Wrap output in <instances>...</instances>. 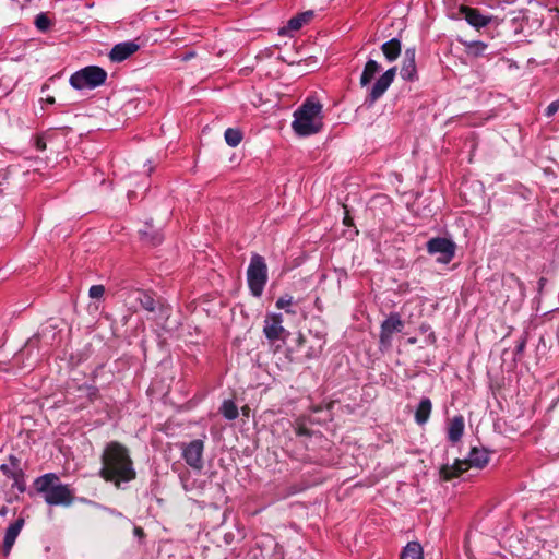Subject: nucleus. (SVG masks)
<instances>
[{"label":"nucleus","instance_id":"obj_23","mask_svg":"<svg viewBox=\"0 0 559 559\" xmlns=\"http://www.w3.org/2000/svg\"><path fill=\"white\" fill-rule=\"evenodd\" d=\"M313 17V11L302 12L288 21L287 27L292 31H298Z\"/></svg>","mask_w":559,"mask_h":559},{"label":"nucleus","instance_id":"obj_12","mask_svg":"<svg viewBox=\"0 0 559 559\" xmlns=\"http://www.w3.org/2000/svg\"><path fill=\"white\" fill-rule=\"evenodd\" d=\"M404 323L399 313H391L381 324L380 343L389 346L391 344L392 335L395 332H401Z\"/></svg>","mask_w":559,"mask_h":559},{"label":"nucleus","instance_id":"obj_15","mask_svg":"<svg viewBox=\"0 0 559 559\" xmlns=\"http://www.w3.org/2000/svg\"><path fill=\"white\" fill-rule=\"evenodd\" d=\"M459 41L464 46V50L469 57L478 58L486 55L488 45L484 41L464 39H459Z\"/></svg>","mask_w":559,"mask_h":559},{"label":"nucleus","instance_id":"obj_24","mask_svg":"<svg viewBox=\"0 0 559 559\" xmlns=\"http://www.w3.org/2000/svg\"><path fill=\"white\" fill-rule=\"evenodd\" d=\"M221 413L226 419L233 420L238 417V407L231 400H226L221 406Z\"/></svg>","mask_w":559,"mask_h":559},{"label":"nucleus","instance_id":"obj_26","mask_svg":"<svg viewBox=\"0 0 559 559\" xmlns=\"http://www.w3.org/2000/svg\"><path fill=\"white\" fill-rule=\"evenodd\" d=\"M224 138H225L226 143L229 146L236 147L240 144V142L242 140V134H241L240 130H238V129L228 128V129H226V131L224 133Z\"/></svg>","mask_w":559,"mask_h":559},{"label":"nucleus","instance_id":"obj_29","mask_svg":"<svg viewBox=\"0 0 559 559\" xmlns=\"http://www.w3.org/2000/svg\"><path fill=\"white\" fill-rule=\"evenodd\" d=\"M180 480H181V485L186 491H192L195 488V484H194V481L190 480L189 475H186V474L180 475Z\"/></svg>","mask_w":559,"mask_h":559},{"label":"nucleus","instance_id":"obj_2","mask_svg":"<svg viewBox=\"0 0 559 559\" xmlns=\"http://www.w3.org/2000/svg\"><path fill=\"white\" fill-rule=\"evenodd\" d=\"M36 491L41 495L45 502L50 506H69L73 502L74 491L70 485L61 483L55 473H47L34 481Z\"/></svg>","mask_w":559,"mask_h":559},{"label":"nucleus","instance_id":"obj_27","mask_svg":"<svg viewBox=\"0 0 559 559\" xmlns=\"http://www.w3.org/2000/svg\"><path fill=\"white\" fill-rule=\"evenodd\" d=\"M294 304V298L293 296L290 295H283L281 296L276 302H275V306L277 309H283L286 311V313H289V314H295L296 311L294 309H292V305Z\"/></svg>","mask_w":559,"mask_h":559},{"label":"nucleus","instance_id":"obj_16","mask_svg":"<svg viewBox=\"0 0 559 559\" xmlns=\"http://www.w3.org/2000/svg\"><path fill=\"white\" fill-rule=\"evenodd\" d=\"M131 297H133V299L135 301H138L144 310H147L150 312L155 311L156 301H155L152 293L141 290V289H135L134 292H132Z\"/></svg>","mask_w":559,"mask_h":559},{"label":"nucleus","instance_id":"obj_25","mask_svg":"<svg viewBox=\"0 0 559 559\" xmlns=\"http://www.w3.org/2000/svg\"><path fill=\"white\" fill-rule=\"evenodd\" d=\"M34 24L39 32L46 33L51 28L53 22L47 13L41 12L36 15Z\"/></svg>","mask_w":559,"mask_h":559},{"label":"nucleus","instance_id":"obj_5","mask_svg":"<svg viewBox=\"0 0 559 559\" xmlns=\"http://www.w3.org/2000/svg\"><path fill=\"white\" fill-rule=\"evenodd\" d=\"M267 278V265L265 259L258 253H253L247 269V283L252 296H262Z\"/></svg>","mask_w":559,"mask_h":559},{"label":"nucleus","instance_id":"obj_10","mask_svg":"<svg viewBox=\"0 0 559 559\" xmlns=\"http://www.w3.org/2000/svg\"><path fill=\"white\" fill-rule=\"evenodd\" d=\"M396 67H392L388 69L384 73L380 75V78L377 79L374 84L370 87L367 103L369 105L374 104L390 87V85L393 83L394 78L396 75Z\"/></svg>","mask_w":559,"mask_h":559},{"label":"nucleus","instance_id":"obj_9","mask_svg":"<svg viewBox=\"0 0 559 559\" xmlns=\"http://www.w3.org/2000/svg\"><path fill=\"white\" fill-rule=\"evenodd\" d=\"M182 457L193 469L203 468L204 442L200 439L192 440L189 443L181 444Z\"/></svg>","mask_w":559,"mask_h":559},{"label":"nucleus","instance_id":"obj_18","mask_svg":"<svg viewBox=\"0 0 559 559\" xmlns=\"http://www.w3.org/2000/svg\"><path fill=\"white\" fill-rule=\"evenodd\" d=\"M431 411L432 403L430 399L423 397L415 411V421L420 426L425 425L429 420Z\"/></svg>","mask_w":559,"mask_h":559},{"label":"nucleus","instance_id":"obj_28","mask_svg":"<svg viewBox=\"0 0 559 559\" xmlns=\"http://www.w3.org/2000/svg\"><path fill=\"white\" fill-rule=\"evenodd\" d=\"M105 287L103 285H93L88 290L91 298L99 299L104 296Z\"/></svg>","mask_w":559,"mask_h":559},{"label":"nucleus","instance_id":"obj_36","mask_svg":"<svg viewBox=\"0 0 559 559\" xmlns=\"http://www.w3.org/2000/svg\"><path fill=\"white\" fill-rule=\"evenodd\" d=\"M299 435H307L308 431L306 429L300 428L298 431Z\"/></svg>","mask_w":559,"mask_h":559},{"label":"nucleus","instance_id":"obj_40","mask_svg":"<svg viewBox=\"0 0 559 559\" xmlns=\"http://www.w3.org/2000/svg\"><path fill=\"white\" fill-rule=\"evenodd\" d=\"M189 58H192V53H189L185 57V59H189Z\"/></svg>","mask_w":559,"mask_h":559},{"label":"nucleus","instance_id":"obj_13","mask_svg":"<svg viewBox=\"0 0 559 559\" xmlns=\"http://www.w3.org/2000/svg\"><path fill=\"white\" fill-rule=\"evenodd\" d=\"M416 49L414 47L407 48L404 52L403 64L401 68V76L405 81L413 82L417 79V69H416Z\"/></svg>","mask_w":559,"mask_h":559},{"label":"nucleus","instance_id":"obj_33","mask_svg":"<svg viewBox=\"0 0 559 559\" xmlns=\"http://www.w3.org/2000/svg\"><path fill=\"white\" fill-rule=\"evenodd\" d=\"M21 492L25 490V484L23 479H20V475H15V481L14 485Z\"/></svg>","mask_w":559,"mask_h":559},{"label":"nucleus","instance_id":"obj_4","mask_svg":"<svg viewBox=\"0 0 559 559\" xmlns=\"http://www.w3.org/2000/svg\"><path fill=\"white\" fill-rule=\"evenodd\" d=\"M489 462V454L485 449L473 448L467 459L455 460L453 464H444L440 468V478L449 481L459 477L462 473L466 472L469 467L483 468Z\"/></svg>","mask_w":559,"mask_h":559},{"label":"nucleus","instance_id":"obj_21","mask_svg":"<svg viewBox=\"0 0 559 559\" xmlns=\"http://www.w3.org/2000/svg\"><path fill=\"white\" fill-rule=\"evenodd\" d=\"M23 526H8L2 545V552L4 556H8L21 533Z\"/></svg>","mask_w":559,"mask_h":559},{"label":"nucleus","instance_id":"obj_30","mask_svg":"<svg viewBox=\"0 0 559 559\" xmlns=\"http://www.w3.org/2000/svg\"><path fill=\"white\" fill-rule=\"evenodd\" d=\"M558 109H559V100L551 102L547 106V108L545 110V115L547 117H551V116H554L558 111Z\"/></svg>","mask_w":559,"mask_h":559},{"label":"nucleus","instance_id":"obj_20","mask_svg":"<svg viewBox=\"0 0 559 559\" xmlns=\"http://www.w3.org/2000/svg\"><path fill=\"white\" fill-rule=\"evenodd\" d=\"M380 69L381 66L376 60L369 59L366 62L362 73L360 75V85L362 87L368 86L374 79L376 74L380 71Z\"/></svg>","mask_w":559,"mask_h":559},{"label":"nucleus","instance_id":"obj_3","mask_svg":"<svg viewBox=\"0 0 559 559\" xmlns=\"http://www.w3.org/2000/svg\"><path fill=\"white\" fill-rule=\"evenodd\" d=\"M322 127V105L317 100L306 99L294 112V132L299 136H309L320 132Z\"/></svg>","mask_w":559,"mask_h":559},{"label":"nucleus","instance_id":"obj_1","mask_svg":"<svg viewBox=\"0 0 559 559\" xmlns=\"http://www.w3.org/2000/svg\"><path fill=\"white\" fill-rule=\"evenodd\" d=\"M100 460L99 475L117 487L121 483L133 480L136 476L129 450L118 441H110L105 445Z\"/></svg>","mask_w":559,"mask_h":559},{"label":"nucleus","instance_id":"obj_37","mask_svg":"<svg viewBox=\"0 0 559 559\" xmlns=\"http://www.w3.org/2000/svg\"><path fill=\"white\" fill-rule=\"evenodd\" d=\"M23 523H24V520L23 519H19V520L15 521L14 524L20 525V524H23Z\"/></svg>","mask_w":559,"mask_h":559},{"label":"nucleus","instance_id":"obj_6","mask_svg":"<svg viewBox=\"0 0 559 559\" xmlns=\"http://www.w3.org/2000/svg\"><path fill=\"white\" fill-rule=\"evenodd\" d=\"M107 80V72L98 66H87L70 76V85L75 90H93Z\"/></svg>","mask_w":559,"mask_h":559},{"label":"nucleus","instance_id":"obj_41","mask_svg":"<svg viewBox=\"0 0 559 559\" xmlns=\"http://www.w3.org/2000/svg\"><path fill=\"white\" fill-rule=\"evenodd\" d=\"M1 468L5 472L8 467L5 465H2Z\"/></svg>","mask_w":559,"mask_h":559},{"label":"nucleus","instance_id":"obj_8","mask_svg":"<svg viewBox=\"0 0 559 559\" xmlns=\"http://www.w3.org/2000/svg\"><path fill=\"white\" fill-rule=\"evenodd\" d=\"M427 251L430 254H440L437 261L448 264L455 254V243L452 240L442 237L431 238L427 242Z\"/></svg>","mask_w":559,"mask_h":559},{"label":"nucleus","instance_id":"obj_11","mask_svg":"<svg viewBox=\"0 0 559 559\" xmlns=\"http://www.w3.org/2000/svg\"><path fill=\"white\" fill-rule=\"evenodd\" d=\"M283 316L281 313H269L264 319L263 333L270 341L284 338L287 331L283 326Z\"/></svg>","mask_w":559,"mask_h":559},{"label":"nucleus","instance_id":"obj_19","mask_svg":"<svg viewBox=\"0 0 559 559\" xmlns=\"http://www.w3.org/2000/svg\"><path fill=\"white\" fill-rule=\"evenodd\" d=\"M464 432V419L462 416H455L451 419L448 428V439L452 443L460 441Z\"/></svg>","mask_w":559,"mask_h":559},{"label":"nucleus","instance_id":"obj_38","mask_svg":"<svg viewBox=\"0 0 559 559\" xmlns=\"http://www.w3.org/2000/svg\"><path fill=\"white\" fill-rule=\"evenodd\" d=\"M48 102L52 104V103H55V98L53 97L48 98Z\"/></svg>","mask_w":559,"mask_h":559},{"label":"nucleus","instance_id":"obj_14","mask_svg":"<svg viewBox=\"0 0 559 559\" xmlns=\"http://www.w3.org/2000/svg\"><path fill=\"white\" fill-rule=\"evenodd\" d=\"M139 49V45L133 41H124L117 44L109 52V58L114 62H121L128 59Z\"/></svg>","mask_w":559,"mask_h":559},{"label":"nucleus","instance_id":"obj_7","mask_svg":"<svg viewBox=\"0 0 559 559\" xmlns=\"http://www.w3.org/2000/svg\"><path fill=\"white\" fill-rule=\"evenodd\" d=\"M459 15L476 29H480L492 23L498 25L501 22L497 16L483 14L478 9L467 5H461L459 8Z\"/></svg>","mask_w":559,"mask_h":559},{"label":"nucleus","instance_id":"obj_32","mask_svg":"<svg viewBox=\"0 0 559 559\" xmlns=\"http://www.w3.org/2000/svg\"><path fill=\"white\" fill-rule=\"evenodd\" d=\"M525 345H526L525 338H521L520 341H518L516 346H515V355L522 354L525 348Z\"/></svg>","mask_w":559,"mask_h":559},{"label":"nucleus","instance_id":"obj_34","mask_svg":"<svg viewBox=\"0 0 559 559\" xmlns=\"http://www.w3.org/2000/svg\"><path fill=\"white\" fill-rule=\"evenodd\" d=\"M133 535L140 540L144 538V532L141 526H134Z\"/></svg>","mask_w":559,"mask_h":559},{"label":"nucleus","instance_id":"obj_17","mask_svg":"<svg viewBox=\"0 0 559 559\" xmlns=\"http://www.w3.org/2000/svg\"><path fill=\"white\" fill-rule=\"evenodd\" d=\"M381 50L383 56L389 62L395 61L402 51L401 41L397 38H392L382 44Z\"/></svg>","mask_w":559,"mask_h":559},{"label":"nucleus","instance_id":"obj_39","mask_svg":"<svg viewBox=\"0 0 559 559\" xmlns=\"http://www.w3.org/2000/svg\"><path fill=\"white\" fill-rule=\"evenodd\" d=\"M225 538H228V533H225ZM226 543L229 544L230 542L226 539Z\"/></svg>","mask_w":559,"mask_h":559},{"label":"nucleus","instance_id":"obj_31","mask_svg":"<svg viewBox=\"0 0 559 559\" xmlns=\"http://www.w3.org/2000/svg\"><path fill=\"white\" fill-rule=\"evenodd\" d=\"M35 146L38 151H45L46 150V141L43 136H37L35 140Z\"/></svg>","mask_w":559,"mask_h":559},{"label":"nucleus","instance_id":"obj_22","mask_svg":"<svg viewBox=\"0 0 559 559\" xmlns=\"http://www.w3.org/2000/svg\"><path fill=\"white\" fill-rule=\"evenodd\" d=\"M400 559H423V548L418 542H409L403 548Z\"/></svg>","mask_w":559,"mask_h":559},{"label":"nucleus","instance_id":"obj_35","mask_svg":"<svg viewBox=\"0 0 559 559\" xmlns=\"http://www.w3.org/2000/svg\"><path fill=\"white\" fill-rule=\"evenodd\" d=\"M160 241H162V240H160V238H159V237H153V238H152V243H153L154 246L158 245Z\"/></svg>","mask_w":559,"mask_h":559}]
</instances>
